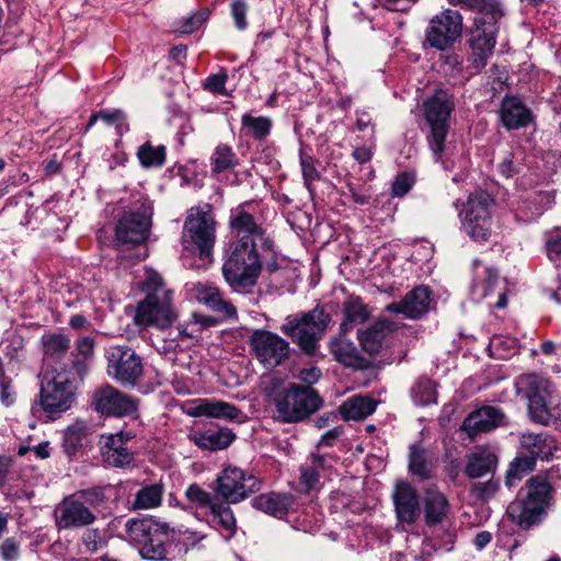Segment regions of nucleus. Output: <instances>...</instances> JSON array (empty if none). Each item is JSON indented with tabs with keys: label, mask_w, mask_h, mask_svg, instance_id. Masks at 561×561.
<instances>
[{
	"label": "nucleus",
	"mask_w": 561,
	"mask_h": 561,
	"mask_svg": "<svg viewBox=\"0 0 561 561\" xmlns=\"http://www.w3.org/2000/svg\"><path fill=\"white\" fill-rule=\"evenodd\" d=\"M474 277L471 284V296L476 302H480L489 297L499 284V274L495 270L481 264L474 260Z\"/></svg>",
	"instance_id": "obj_29"
},
{
	"label": "nucleus",
	"mask_w": 561,
	"mask_h": 561,
	"mask_svg": "<svg viewBox=\"0 0 561 561\" xmlns=\"http://www.w3.org/2000/svg\"><path fill=\"white\" fill-rule=\"evenodd\" d=\"M505 414L500 408L484 405L472 411L465 419L461 427L468 436L474 437L505 424Z\"/></svg>",
	"instance_id": "obj_23"
},
{
	"label": "nucleus",
	"mask_w": 561,
	"mask_h": 561,
	"mask_svg": "<svg viewBox=\"0 0 561 561\" xmlns=\"http://www.w3.org/2000/svg\"><path fill=\"white\" fill-rule=\"evenodd\" d=\"M158 529H162V523L152 518L128 519L126 533L129 540L141 547Z\"/></svg>",
	"instance_id": "obj_39"
},
{
	"label": "nucleus",
	"mask_w": 561,
	"mask_h": 561,
	"mask_svg": "<svg viewBox=\"0 0 561 561\" xmlns=\"http://www.w3.org/2000/svg\"><path fill=\"white\" fill-rule=\"evenodd\" d=\"M411 397L416 405H428L436 402L435 382L427 378L419 379L411 389Z\"/></svg>",
	"instance_id": "obj_47"
},
{
	"label": "nucleus",
	"mask_w": 561,
	"mask_h": 561,
	"mask_svg": "<svg viewBox=\"0 0 561 561\" xmlns=\"http://www.w3.org/2000/svg\"><path fill=\"white\" fill-rule=\"evenodd\" d=\"M192 298L215 312L221 313L224 317L232 318L237 316L236 308L222 298L219 289L208 283L194 282L186 285Z\"/></svg>",
	"instance_id": "obj_24"
},
{
	"label": "nucleus",
	"mask_w": 561,
	"mask_h": 561,
	"mask_svg": "<svg viewBox=\"0 0 561 561\" xmlns=\"http://www.w3.org/2000/svg\"><path fill=\"white\" fill-rule=\"evenodd\" d=\"M337 459L332 455L311 454L300 466L299 484L305 492L316 490L320 479L328 477Z\"/></svg>",
	"instance_id": "obj_22"
},
{
	"label": "nucleus",
	"mask_w": 561,
	"mask_h": 561,
	"mask_svg": "<svg viewBox=\"0 0 561 561\" xmlns=\"http://www.w3.org/2000/svg\"><path fill=\"white\" fill-rule=\"evenodd\" d=\"M499 488V481L490 479L486 482H479L473 484L472 493L481 500H489L497 492Z\"/></svg>",
	"instance_id": "obj_61"
},
{
	"label": "nucleus",
	"mask_w": 561,
	"mask_h": 561,
	"mask_svg": "<svg viewBox=\"0 0 561 561\" xmlns=\"http://www.w3.org/2000/svg\"><path fill=\"white\" fill-rule=\"evenodd\" d=\"M500 118L507 129H519L528 126L533 116L525 104L515 96L505 98L501 103Z\"/></svg>",
	"instance_id": "obj_28"
},
{
	"label": "nucleus",
	"mask_w": 561,
	"mask_h": 561,
	"mask_svg": "<svg viewBox=\"0 0 561 561\" xmlns=\"http://www.w3.org/2000/svg\"><path fill=\"white\" fill-rule=\"evenodd\" d=\"M211 317L193 313L190 321L182 323L178 329L180 337H195L205 328L214 325Z\"/></svg>",
	"instance_id": "obj_49"
},
{
	"label": "nucleus",
	"mask_w": 561,
	"mask_h": 561,
	"mask_svg": "<svg viewBox=\"0 0 561 561\" xmlns=\"http://www.w3.org/2000/svg\"><path fill=\"white\" fill-rule=\"evenodd\" d=\"M293 504V495L285 493H265L252 500L254 508L278 518L285 516Z\"/></svg>",
	"instance_id": "obj_33"
},
{
	"label": "nucleus",
	"mask_w": 561,
	"mask_h": 561,
	"mask_svg": "<svg viewBox=\"0 0 561 561\" xmlns=\"http://www.w3.org/2000/svg\"><path fill=\"white\" fill-rule=\"evenodd\" d=\"M20 547L13 538L5 539L0 547V554L4 561H15L19 558Z\"/></svg>",
	"instance_id": "obj_64"
},
{
	"label": "nucleus",
	"mask_w": 561,
	"mask_h": 561,
	"mask_svg": "<svg viewBox=\"0 0 561 561\" xmlns=\"http://www.w3.org/2000/svg\"><path fill=\"white\" fill-rule=\"evenodd\" d=\"M300 165L302 171V176L306 186L309 188L310 184L314 181L319 180L320 174L317 171L313 159L307 154H300Z\"/></svg>",
	"instance_id": "obj_60"
},
{
	"label": "nucleus",
	"mask_w": 561,
	"mask_h": 561,
	"mask_svg": "<svg viewBox=\"0 0 561 561\" xmlns=\"http://www.w3.org/2000/svg\"><path fill=\"white\" fill-rule=\"evenodd\" d=\"M520 447L523 456L517 457L506 472L505 483L508 488L514 486L515 482L522 479L523 473L531 471L536 460H548L556 448L554 442L542 433L523 434Z\"/></svg>",
	"instance_id": "obj_12"
},
{
	"label": "nucleus",
	"mask_w": 561,
	"mask_h": 561,
	"mask_svg": "<svg viewBox=\"0 0 561 561\" xmlns=\"http://www.w3.org/2000/svg\"><path fill=\"white\" fill-rule=\"evenodd\" d=\"M209 18L207 9H201L183 19L178 31L182 34H192L197 31Z\"/></svg>",
	"instance_id": "obj_55"
},
{
	"label": "nucleus",
	"mask_w": 561,
	"mask_h": 561,
	"mask_svg": "<svg viewBox=\"0 0 561 561\" xmlns=\"http://www.w3.org/2000/svg\"><path fill=\"white\" fill-rule=\"evenodd\" d=\"M496 466V455L489 448L480 447L466 456L465 473L470 479H479L494 472Z\"/></svg>",
	"instance_id": "obj_30"
},
{
	"label": "nucleus",
	"mask_w": 561,
	"mask_h": 561,
	"mask_svg": "<svg viewBox=\"0 0 561 561\" xmlns=\"http://www.w3.org/2000/svg\"><path fill=\"white\" fill-rule=\"evenodd\" d=\"M344 420H364L376 410V402L363 396H354L340 405Z\"/></svg>",
	"instance_id": "obj_38"
},
{
	"label": "nucleus",
	"mask_w": 561,
	"mask_h": 561,
	"mask_svg": "<svg viewBox=\"0 0 561 561\" xmlns=\"http://www.w3.org/2000/svg\"><path fill=\"white\" fill-rule=\"evenodd\" d=\"M330 352L334 359L346 367H359L362 357L354 343L343 336L330 341Z\"/></svg>",
	"instance_id": "obj_37"
},
{
	"label": "nucleus",
	"mask_w": 561,
	"mask_h": 561,
	"mask_svg": "<svg viewBox=\"0 0 561 561\" xmlns=\"http://www.w3.org/2000/svg\"><path fill=\"white\" fill-rule=\"evenodd\" d=\"M73 495L84 503L93 512V508L101 506L105 502V494L103 488L94 486L84 490H80L73 493Z\"/></svg>",
	"instance_id": "obj_53"
},
{
	"label": "nucleus",
	"mask_w": 561,
	"mask_h": 561,
	"mask_svg": "<svg viewBox=\"0 0 561 561\" xmlns=\"http://www.w3.org/2000/svg\"><path fill=\"white\" fill-rule=\"evenodd\" d=\"M342 312L344 314V320L340 325L342 334L352 331L355 325L364 323L370 317L368 306L359 297L353 296L344 301Z\"/></svg>",
	"instance_id": "obj_35"
},
{
	"label": "nucleus",
	"mask_w": 561,
	"mask_h": 561,
	"mask_svg": "<svg viewBox=\"0 0 561 561\" xmlns=\"http://www.w3.org/2000/svg\"><path fill=\"white\" fill-rule=\"evenodd\" d=\"M414 183V178L409 173H400L391 186V192L393 196H403L405 195L412 187Z\"/></svg>",
	"instance_id": "obj_62"
},
{
	"label": "nucleus",
	"mask_w": 561,
	"mask_h": 561,
	"mask_svg": "<svg viewBox=\"0 0 561 561\" xmlns=\"http://www.w3.org/2000/svg\"><path fill=\"white\" fill-rule=\"evenodd\" d=\"M85 426L76 423L67 427L64 434V447L68 455L73 454L82 444Z\"/></svg>",
	"instance_id": "obj_52"
},
{
	"label": "nucleus",
	"mask_w": 561,
	"mask_h": 561,
	"mask_svg": "<svg viewBox=\"0 0 561 561\" xmlns=\"http://www.w3.org/2000/svg\"><path fill=\"white\" fill-rule=\"evenodd\" d=\"M217 222L209 204L191 207L182 231L183 248L199 259H208L216 243Z\"/></svg>",
	"instance_id": "obj_3"
},
{
	"label": "nucleus",
	"mask_w": 561,
	"mask_h": 561,
	"mask_svg": "<svg viewBox=\"0 0 561 561\" xmlns=\"http://www.w3.org/2000/svg\"><path fill=\"white\" fill-rule=\"evenodd\" d=\"M93 354L94 340L89 336L80 337L76 343V354L70 360V366L65 365V367L75 378L83 380Z\"/></svg>",
	"instance_id": "obj_34"
},
{
	"label": "nucleus",
	"mask_w": 561,
	"mask_h": 561,
	"mask_svg": "<svg viewBox=\"0 0 561 561\" xmlns=\"http://www.w3.org/2000/svg\"><path fill=\"white\" fill-rule=\"evenodd\" d=\"M141 289L146 296L137 305L135 324L159 330L171 327L178 319V311L173 305V291L167 288L161 276L152 270H146Z\"/></svg>",
	"instance_id": "obj_1"
},
{
	"label": "nucleus",
	"mask_w": 561,
	"mask_h": 561,
	"mask_svg": "<svg viewBox=\"0 0 561 561\" xmlns=\"http://www.w3.org/2000/svg\"><path fill=\"white\" fill-rule=\"evenodd\" d=\"M346 188L348 191V194L354 203L357 205L364 206L369 204L371 198V193L369 186L362 185L357 186L356 184L352 182L346 183Z\"/></svg>",
	"instance_id": "obj_59"
},
{
	"label": "nucleus",
	"mask_w": 561,
	"mask_h": 561,
	"mask_svg": "<svg viewBox=\"0 0 561 561\" xmlns=\"http://www.w3.org/2000/svg\"><path fill=\"white\" fill-rule=\"evenodd\" d=\"M228 76L225 71H221L219 73H215L209 76L205 83L204 88L215 94L219 95H226V82H227Z\"/></svg>",
	"instance_id": "obj_57"
},
{
	"label": "nucleus",
	"mask_w": 561,
	"mask_h": 561,
	"mask_svg": "<svg viewBox=\"0 0 561 561\" xmlns=\"http://www.w3.org/2000/svg\"><path fill=\"white\" fill-rule=\"evenodd\" d=\"M136 436L131 431H119L105 437L102 455L108 466L125 468L134 462V454L126 446Z\"/></svg>",
	"instance_id": "obj_21"
},
{
	"label": "nucleus",
	"mask_w": 561,
	"mask_h": 561,
	"mask_svg": "<svg viewBox=\"0 0 561 561\" xmlns=\"http://www.w3.org/2000/svg\"><path fill=\"white\" fill-rule=\"evenodd\" d=\"M502 15V10L497 9L486 14H477L473 19L468 34V44L471 49L469 60L477 70L485 67L493 54L499 32L497 23Z\"/></svg>",
	"instance_id": "obj_8"
},
{
	"label": "nucleus",
	"mask_w": 561,
	"mask_h": 561,
	"mask_svg": "<svg viewBox=\"0 0 561 561\" xmlns=\"http://www.w3.org/2000/svg\"><path fill=\"white\" fill-rule=\"evenodd\" d=\"M546 251L549 260L559 266L561 261V228L546 233Z\"/></svg>",
	"instance_id": "obj_54"
},
{
	"label": "nucleus",
	"mask_w": 561,
	"mask_h": 561,
	"mask_svg": "<svg viewBox=\"0 0 561 561\" xmlns=\"http://www.w3.org/2000/svg\"><path fill=\"white\" fill-rule=\"evenodd\" d=\"M164 489L160 483L145 485L139 489L134 497L131 506L134 510H152L162 503Z\"/></svg>",
	"instance_id": "obj_43"
},
{
	"label": "nucleus",
	"mask_w": 561,
	"mask_h": 561,
	"mask_svg": "<svg viewBox=\"0 0 561 561\" xmlns=\"http://www.w3.org/2000/svg\"><path fill=\"white\" fill-rule=\"evenodd\" d=\"M527 493L518 504L511 505L510 513L517 518L518 524L529 528L538 523L551 500L552 486L547 478L536 476L526 483Z\"/></svg>",
	"instance_id": "obj_10"
},
{
	"label": "nucleus",
	"mask_w": 561,
	"mask_h": 561,
	"mask_svg": "<svg viewBox=\"0 0 561 561\" xmlns=\"http://www.w3.org/2000/svg\"><path fill=\"white\" fill-rule=\"evenodd\" d=\"M229 504L218 501L211 505L209 512L213 517L211 522L218 527L226 539L233 537L237 531V522Z\"/></svg>",
	"instance_id": "obj_41"
},
{
	"label": "nucleus",
	"mask_w": 561,
	"mask_h": 561,
	"mask_svg": "<svg viewBox=\"0 0 561 561\" xmlns=\"http://www.w3.org/2000/svg\"><path fill=\"white\" fill-rule=\"evenodd\" d=\"M241 126L247 136L255 140H263L271 134L273 123L270 117H255L245 113L241 117Z\"/></svg>",
	"instance_id": "obj_44"
},
{
	"label": "nucleus",
	"mask_w": 561,
	"mask_h": 561,
	"mask_svg": "<svg viewBox=\"0 0 561 561\" xmlns=\"http://www.w3.org/2000/svg\"><path fill=\"white\" fill-rule=\"evenodd\" d=\"M229 229L231 234L230 248L247 247V249H271L273 241L265 229L252 214L245 210L244 205L230 210Z\"/></svg>",
	"instance_id": "obj_13"
},
{
	"label": "nucleus",
	"mask_w": 561,
	"mask_h": 561,
	"mask_svg": "<svg viewBox=\"0 0 561 561\" xmlns=\"http://www.w3.org/2000/svg\"><path fill=\"white\" fill-rule=\"evenodd\" d=\"M70 346L69 339L64 334H49L43 336L44 354L47 358L59 359L66 355Z\"/></svg>",
	"instance_id": "obj_48"
},
{
	"label": "nucleus",
	"mask_w": 561,
	"mask_h": 561,
	"mask_svg": "<svg viewBox=\"0 0 561 561\" xmlns=\"http://www.w3.org/2000/svg\"><path fill=\"white\" fill-rule=\"evenodd\" d=\"M222 265V275L230 288L240 294L249 293L257 283L262 271V260L257 249L240 245L230 248Z\"/></svg>",
	"instance_id": "obj_6"
},
{
	"label": "nucleus",
	"mask_w": 561,
	"mask_h": 561,
	"mask_svg": "<svg viewBox=\"0 0 561 561\" xmlns=\"http://www.w3.org/2000/svg\"><path fill=\"white\" fill-rule=\"evenodd\" d=\"M247 13L248 5L243 0H234L231 3V15L239 31H244L248 27Z\"/></svg>",
	"instance_id": "obj_58"
},
{
	"label": "nucleus",
	"mask_w": 561,
	"mask_h": 561,
	"mask_svg": "<svg viewBox=\"0 0 561 561\" xmlns=\"http://www.w3.org/2000/svg\"><path fill=\"white\" fill-rule=\"evenodd\" d=\"M152 205L148 198L138 199L123 213L115 228V236L121 243L140 244L149 234Z\"/></svg>",
	"instance_id": "obj_15"
},
{
	"label": "nucleus",
	"mask_w": 561,
	"mask_h": 561,
	"mask_svg": "<svg viewBox=\"0 0 561 561\" xmlns=\"http://www.w3.org/2000/svg\"><path fill=\"white\" fill-rule=\"evenodd\" d=\"M95 514L73 494L66 496L55 508V524L58 529L81 528L93 524Z\"/></svg>",
	"instance_id": "obj_20"
},
{
	"label": "nucleus",
	"mask_w": 561,
	"mask_h": 561,
	"mask_svg": "<svg viewBox=\"0 0 561 561\" xmlns=\"http://www.w3.org/2000/svg\"><path fill=\"white\" fill-rule=\"evenodd\" d=\"M168 525L162 523V529H158L147 542L139 547V552L144 559L152 561H162L168 559L165 541L168 539Z\"/></svg>",
	"instance_id": "obj_40"
},
{
	"label": "nucleus",
	"mask_w": 561,
	"mask_h": 561,
	"mask_svg": "<svg viewBox=\"0 0 561 561\" xmlns=\"http://www.w3.org/2000/svg\"><path fill=\"white\" fill-rule=\"evenodd\" d=\"M137 157L144 168L162 167L165 161V147H153L149 142H146L138 148Z\"/></svg>",
	"instance_id": "obj_46"
},
{
	"label": "nucleus",
	"mask_w": 561,
	"mask_h": 561,
	"mask_svg": "<svg viewBox=\"0 0 561 561\" xmlns=\"http://www.w3.org/2000/svg\"><path fill=\"white\" fill-rule=\"evenodd\" d=\"M138 399L125 394L110 385L98 388L92 397L93 408L95 411L104 415H136L138 411Z\"/></svg>",
	"instance_id": "obj_19"
},
{
	"label": "nucleus",
	"mask_w": 561,
	"mask_h": 561,
	"mask_svg": "<svg viewBox=\"0 0 561 561\" xmlns=\"http://www.w3.org/2000/svg\"><path fill=\"white\" fill-rule=\"evenodd\" d=\"M185 496L191 504L199 508H208L209 512L211 510V505L218 502V500L214 499L210 493L206 492L197 484L188 485L185 490Z\"/></svg>",
	"instance_id": "obj_51"
},
{
	"label": "nucleus",
	"mask_w": 561,
	"mask_h": 561,
	"mask_svg": "<svg viewBox=\"0 0 561 561\" xmlns=\"http://www.w3.org/2000/svg\"><path fill=\"white\" fill-rule=\"evenodd\" d=\"M100 119H102L107 125L115 126L118 136L124 135L128 131V124L126 123V116L121 110H112V111H100L99 112Z\"/></svg>",
	"instance_id": "obj_56"
},
{
	"label": "nucleus",
	"mask_w": 561,
	"mask_h": 561,
	"mask_svg": "<svg viewBox=\"0 0 561 561\" xmlns=\"http://www.w3.org/2000/svg\"><path fill=\"white\" fill-rule=\"evenodd\" d=\"M393 502L400 522L407 524L415 522L420 514V503L416 491L411 484L398 483L393 493Z\"/></svg>",
	"instance_id": "obj_26"
},
{
	"label": "nucleus",
	"mask_w": 561,
	"mask_h": 561,
	"mask_svg": "<svg viewBox=\"0 0 561 561\" xmlns=\"http://www.w3.org/2000/svg\"><path fill=\"white\" fill-rule=\"evenodd\" d=\"M278 417L287 423L299 422L314 413L322 404L321 398L310 387L290 385L274 397Z\"/></svg>",
	"instance_id": "obj_9"
},
{
	"label": "nucleus",
	"mask_w": 561,
	"mask_h": 561,
	"mask_svg": "<svg viewBox=\"0 0 561 561\" xmlns=\"http://www.w3.org/2000/svg\"><path fill=\"white\" fill-rule=\"evenodd\" d=\"M234 438V433L228 428L197 431L190 435L196 446L211 451L227 448Z\"/></svg>",
	"instance_id": "obj_32"
},
{
	"label": "nucleus",
	"mask_w": 561,
	"mask_h": 561,
	"mask_svg": "<svg viewBox=\"0 0 561 561\" xmlns=\"http://www.w3.org/2000/svg\"><path fill=\"white\" fill-rule=\"evenodd\" d=\"M517 393L528 401V414L531 421L541 425L561 423V405L553 404L551 382L536 374L518 377L515 382Z\"/></svg>",
	"instance_id": "obj_2"
},
{
	"label": "nucleus",
	"mask_w": 561,
	"mask_h": 561,
	"mask_svg": "<svg viewBox=\"0 0 561 561\" xmlns=\"http://www.w3.org/2000/svg\"><path fill=\"white\" fill-rule=\"evenodd\" d=\"M330 322L331 316L322 308L316 307L308 312L288 316L280 331L305 353L313 355Z\"/></svg>",
	"instance_id": "obj_5"
},
{
	"label": "nucleus",
	"mask_w": 561,
	"mask_h": 561,
	"mask_svg": "<svg viewBox=\"0 0 561 561\" xmlns=\"http://www.w3.org/2000/svg\"><path fill=\"white\" fill-rule=\"evenodd\" d=\"M107 374L122 385L135 386L142 376L141 357L127 345H112L106 352Z\"/></svg>",
	"instance_id": "obj_17"
},
{
	"label": "nucleus",
	"mask_w": 561,
	"mask_h": 561,
	"mask_svg": "<svg viewBox=\"0 0 561 561\" xmlns=\"http://www.w3.org/2000/svg\"><path fill=\"white\" fill-rule=\"evenodd\" d=\"M393 331V325L386 319H379L369 325L366 330L358 333V340L364 348L369 354H377L382 348L386 339Z\"/></svg>",
	"instance_id": "obj_31"
},
{
	"label": "nucleus",
	"mask_w": 561,
	"mask_h": 561,
	"mask_svg": "<svg viewBox=\"0 0 561 561\" xmlns=\"http://www.w3.org/2000/svg\"><path fill=\"white\" fill-rule=\"evenodd\" d=\"M447 2L453 7L477 11V14H486L501 9L497 0H447Z\"/></svg>",
	"instance_id": "obj_50"
},
{
	"label": "nucleus",
	"mask_w": 561,
	"mask_h": 561,
	"mask_svg": "<svg viewBox=\"0 0 561 561\" xmlns=\"http://www.w3.org/2000/svg\"><path fill=\"white\" fill-rule=\"evenodd\" d=\"M431 302V290L426 286H417L399 302L387 306V310L403 313L405 317L416 319L427 312Z\"/></svg>",
	"instance_id": "obj_25"
},
{
	"label": "nucleus",
	"mask_w": 561,
	"mask_h": 561,
	"mask_svg": "<svg viewBox=\"0 0 561 561\" xmlns=\"http://www.w3.org/2000/svg\"><path fill=\"white\" fill-rule=\"evenodd\" d=\"M463 31V18L458 10L444 9L434 14L425 30L423 45L439 51L451 48Z\"/></svg>",
	"instance_id": "obj_11"
},
{
	"label": "nucleus",
	"mask_w": 561,
	"mask_h": 561,
	"mask_svg": "<svg viewBox=\"0 0 561 561\" xmlns=\"http://www.w3.org/2000/svg\"><path fill=\"white\" fill-rule=\"evenodd\" d=\"M422 110L428 128L426 139L437 161L445 151L450 115L455 110V96L448 90L437 89L423 102Z\"/></svg>",
	"instance_id": "obj_4"
},
{
	"label": "nucleus",
	"mask_w": 561,
	"mask_h": 561,
	"mask_svg": "<svg viewBox=\"0 0 561 561\" xmlns=\"http://www.w3.org/2000/svg\"><path fill=\"white\" fill-rule=\"evenodd\" d=\"M449 512L446 496L435 489H428L425 495V518L428 525L443 523Z\"/></svg>",
	"instance_id": "obj_36"
},
{
	"label": "nucleus",
	"mask_w": 561,
	"mask_h": 561,
	"mask_svg": "<svg viewBox=\"0 0 561 561\" xmlns=\"http://www.w3.org/2000/svg\"><path fill=\"white\" fill-rule=\"evenodd\" d=\"M82 543L90 552H95L102 546L101 534L98 529H88L82 535Z\"/></svg>",
	"instance_id": "obj_63"
},
{
	"label": "nucleus",
	"mask_w": 561,
	"mask_h": 561,
	"mask_svg": "<svg viewBox=\"0 0 561 561\" xmlns=\"http://www.w3.org/2000/svg\"><path fill=\"white\" fill-rule=\"evenodd\" d=\"M260 481L253 474L237 467L224 469L216 479V494L227 503H239L259 491Z\"/></svg>",
	"instance_id": "obj_18"
},
{
	"label": "nucleus",
	"mask_w": 561,
	"mask_h": 561,
	"mask_svg": "<svg viewBox=\"0 0 561 561\" xmlns=\"http://www.w3.org/2000/svg\"><path fill=\"white\" fill-rule=\"evenodd\" d=\"M493 199L485 192L471 194L459 217L465 232L476 242H484L492 232L490 208Z\"/></svg>",
	"instance_id": "obj_14"
},
{
	"label": "nucleus",
	"mask_w": 561,
	"mask_h": 561,
	"mask_svg": "<svg viewBox=\"0 0 561 561\" xmlns=\"http://www.w3.org/2000/svg\"><path fill=\"white\" fill-rule=\"evenodd\" d=\"M209 164L211 173L218 175L239 165V158L230 146L219 144L210 154Z\"/></svg>",
	"instance_id": "obj_42"
},
{
	"label": "nucleus",
	"mask_w": 561,
	"mask_h": 561,
	"mask_svg": "<svg viewBox=\"0 0 561 561\" xmlns=\"http://www.w3.org/2000/svg\"><path fill=\"white\" fill-rule=\"evenodd\" d=\"M409 470L413 476L423 480L432 477L433 463L428 459L426 450L417 444L410 447Z\"/></svg>",
	"instance_id": "obj_45"
},
{
	"label": "nucleus",
	"mask_w": 561,
	"mask_h": 561,
	"mask_svg": "<svg viewBox=\"0 0 561 561\" xmlns=\"http://www.w3.org/2000/svg\"><path fill=\"white\" fill-rule=\"evenodd\" d=\"M81 379L68 373L66 367L47 373L42 382L39 404L48 416L58 415L70 409L75 400V389Z\"/></svg>",
	"instance_id": "obj_7"
},
{
	"label": "nucleus",
	"mask_w": 561,
	"mask_h": 561,
	"mask_svg": "<svg viewBox=\"0 0 561 561\" xmlns=\"http://www.w3.org/2000/svg\"><path fill=\"white\" fill-rule=\"evenodd\" d=\"M193 416H207L228 421H238L242 415L241 411L229 402L217 399H199L191 408Z\"/></svg>",
	"instance_id": "obj_27"
},
{
	"label": "nucleus",
	"mask_w": 561,
	"mask_h": 561,
	"mask_svg": "<svg viewBox=\"0 0 561 561\" xmlns=\"http://www.w3.org/2000/svg\"><path fill=\"white\" fill-rule=\"evenodd\" d=\"M248 343L253 357L267 369L280 366L289 357V342L272 331L256 329Z\"/></svg>",
	"instance_id": "obj_16"
}]
</instances>
